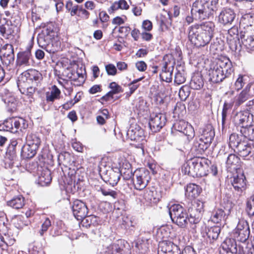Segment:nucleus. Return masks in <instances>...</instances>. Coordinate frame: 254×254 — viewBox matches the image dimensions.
<instances>
[{
	"instance_id": "f257e3e1",
	"label": "nucleus",
	"mask_w": 254,
	"mask_h": 254,
	"mask_svg": "<svg viewBox=\"0 0 254 254\" xmlns=\"http://www.w3.org/2000/svg\"><path fill=\"white\" fill-rule=\"evenodd\" d=\"M215 24L211 21L195 24L189 27L188 37L196 47H203L208 44L213 36Z\"/></svg>"
},
{
	"instance_id": "f03ea898",
	"label": "nucleus",
	"mask_w": 254,
	"mask_h": 254,
	"mask_svg": "<svg viewBox=\"0 0 254 254\" xmlns=\"http://www.w3.org/2000/svg\"><path fill=\"white\" fill-rule=\"evenodd\" d=\"M189 211L190 217H188L186 210L180 204H174L169 209V215L173 222L182 228L185 227L188 221L190 224H196L200 221V211L192 208L189 209Z\"/></svg>"
},
{
	"instance_id": "7ed1b4c3",
	"label": "nucleus",
	"mask_w": 254,
	"mask_h": 254,
	"mask_svg": "<svg viewBox=\"0 0 254 254\" xmlns=\"http://www.w3.org/2000/svg\"><path fill=\"white\" fill-rule=\"evenodd\" d=\"M42 79V74L35 69L28 70L21 74L17 82L20 92L32 98Z\"/></svg>"
},
{
	"instance_id": "20e7f679",
	"label": "nucleus",
	"mask_w": 254,
	"mask_h": 254,
	"mask_svg": "<svg viewBox=\"0 0 254 254\" xmlns=\"http://www.w3.org/2000/svg\"><path fill=\"white\" fill-rule=\"evenodd\" d=\"M234 71L232 63L227 58L218 60L217 64L208 70L209 80L213 83L222 82L229 77Z\"/></svg>"
},
{
	"instance_id": "39448f33",
	"label": "nucleus",
	"mask_w": 254,
	"mask_h": 254,
	"mask_svg": "<svg viewBox=\"0 0 254 254\" xmlns=\"http://www.w3.org/2000/svg\"><path fill=\"white\" fill-rule=\"evenodd\" d=\"M218 0H196L193 3L191 14L198 20L209 18L218 10Z\"/></svg>"
},
{
	"instance_id": "423d86ee",
	"label": "nucleus",
	"mask_w": 254,
	"mask_h": 254,
	"mask_svg": "<svg viewBox=\"0 0 254 254\" xmlns=\"http://www.w3.org/2000/svg\"><path fill=\"white\" fill-rule=\"evenodd\" d=\"M28 127L26 121L22 118L12 117L5 120L0 124V131H9L16 133L22 132Z\"/></svg>"
},
{
	"instance_id": "0eeeda50",
	"label": "nucleus",
	"mask_w": 254,
	"mask_h": 254,
	"mask_svg": "<svg viewBox=\"0 0 254 254\" xmlns=\"http://www.w3.org/2000/svg\"><path fill=\"white\" fill-rule=\"evenodd\" d=\"M72 210L73 215L78 220H81L86 218V220L88 221L89 220L91 223L94 224L96 221V217L95 216H87L88 209L86 204L83 201L76 199L73 202L72 205Z\"/></svg>"
},
{
	"instance_id": "6e6552de",
	"label": "nucleus",
	"mask_w": 254,
	"mask_h": 254,
	"mask_svg": "<svg viewBox=\"0 0 254 254\" xmlns=\"http://www.w3.org/2000/svg\"><path fill=\"white\" fill-rule=\"evenodd\" d=\"M150 179L149 171L144 168H141L134 172L131 181L135 189L142 190L147 186Z\"/></svg>"
},
{
	"instance_id": "1a4fd4ad",
	"label": "nucleus",
	"mask_w": 254,
	"mask_h": 254,
	"mask_svg": "<svg viewBox=\"0 0 254 254\" xmlns=\"http://www.w3.org/2000/svg\"><path fill=\"white\" fill-rule=\"evenodd\" d=\"M250 234V227L247 221L240 220L232 232L231 236L235 240L244 243L248 239Z\"/></svg>"
},
{
	"instance_id": "9d476101",
	"label": "nucleus",
	"mask_w": 254,
	"mask_h": 254,
	"mask_svg": "<svg viewBox=\"0 0 254 254\" xmlns=\"http://www.w3.org/2000/svg\"><path fill=\"white\" fill-rule=\"evenodd\" d=\"M236 152L244 160H254V143L243 141L238 145Z\"/></svg>"
},
{
	"instance_id": "9b49d317",
	"label": "nucleus",
	"mask_w": 254,
	"mask_h": 254,
	"mask_svg": "<svg viewBox=\"0 0 254 254\" xmlns=\"http://www.w3.org/2000/svg\"><path fill=\"white\" fill-rule=\"evenodd\" d=\"M230 182L236 193L242 195L247 189V180L244 174L234 175L230 178Z\"/></svg>"
},
{
	"instance_id": "f8f14e48",
	"label": "nucleus",
	"mask_w": 254,
	"mask_h": 254,
	"mask_svg": "<svg viewBox=\"0 0 254 254\" xmlns=\"http://www.w3.org/2000/svg\"><path fill=\"white\" fill-rule=\"evenodd\" d=\"M100 175L104 182L112 186H115L118 184L121 176L119 170L115 171L112 168L106 170H100Z\"/></svg>"
},
{
	"instance_id": "ddd939ff",
	"label": "nucleus",
	"mask_w": 254,
	"mask_h": 254,
	"mask_svg": "<svg viewBox=\"0 0 254 254\" xmlns=\"http://www.w3.org/2000/svg\"><path fill=\"white\" fill-rule=\"evenodd\" d=\"M166 116L161 113H153L150 116L149 123L150 129L153 132L159 131L165 125Z\"/></svg>"
},
{
	"instance_id": "4468645a",
	"label": "nucleus",
	"mask_w": 254,
	"mask_h": 254,
	"mask_svg": "<svg viewBox=\"0 0 254 254\" xmlns=\"http://www.w3.org/2000/svg\"><path fill=\"white\" fill-rule=\"evenodd\" d=\"M195 177L206 176L208 173L210 161L205 158L195 157Z\"/></svg>"
},
{
	"instance_id": "2eb2a0df",
	"label": "nucleus",
	"mask_w": 254,
	"mask_h": 254,
	"mask_svg": "<svg viewBox=\"0 0 254 254\" xmlns=\"http://www.w3.org/2000/svg\"><path fill=\"white\" fill-rule=\"evenodd\" d=\"M253 115L249 111H240L235 115L234 117L235 123L241 126L243 128L248 127L252 123V118Z\"/></svg>"
},
{
	"instance_id": "dca6fc26",
	"label": "nucleus",
	"mask_w": 254,
	"mask_h": 254,
	"mask_svg": "<svg viewBox=\"0 0 254 254\" xmlns=\"http://www.w3.org/2000/svg\"><path fill=\"white\" fill-rule=\"evenodd\" d=\"M251 87L252 84H248L239 94L235 96L234 101L235 107H239L254 96V94L251 91Z\"/></svg>"
},
{
	"instance_id": "f3484780",
	"label": "nucleus",
	"mask_w": 254,
	"mask_h": 254,
	"mask_svg": "<svg viewBox=\"0 0 254 254\" xmlns=\"http://www.w3.org/2000/svg\"><path fill=\"white\" fill-rule=\"evenodd\" d=\"M236 17L234 10L231 8L223 9L218 15V22L224 25L231 24Z\"/></svg>"
},
{
	"instance_id": "a211bd4d",
	"label": "nucleus",
	"mask_w": 254,
	"mask_h": 254,
	"mask_svg": "<svg viewBox=\"0 0 254 254\" xmlns=\"http://www.w3.org/2000/svg\"><path fill=\"white\" fill-rule=\"evenodd\" d=\"M32 46L25 51L18 53L16 59V64L19 66H28L32 63V55L30 49Z\"/></svg>"
},
{
	"instance_id": "6ab92c4d",
	"label": "nucleus",
	"mask_w": 254,
	"mask_h": 254,
	"mask_svg": "<svg viewBox=\"0 0 254 254\" xmlns=\"http://www.w3.org/2000/svg\"><path fill=\"white\" fill-rule=\"evenodd\" d=\"M15 26L6 18L0 20V34L5 39H9L14 33Z\"/></svg>"
},
{
	"instance_id": "aec40b11",
	"label": "nucleus",
	"mask_w": 254,
	"mask_h": 254,
	"mask_svg": "<svg viewBox=\"0 0 254 254\" xmlns=\"http://www.w3.org/2000/svg\"><path fill=\"white\" fill-rule=\"evenodd\" d=\"M174 62L165 61L160 73V78L167 82H170L172 79V74L174 70Z\"/></svg>"
},
{
	"instance_id": "412c9836",
	"label": "nucleus",
	"mask_w": 254,
	"mask_h": 254,
	"mask_svg": "<svg viewBox=\"0 0 254 254\" xmlns=\"http://www.w3.org/2000/svg\"><path fill=\"white\" fill-rule=\"evenodd\" d=\"M251 31H241L240 38L242 42L249 51H254V35Z\"/></svg>"
},
{
	"instance_id": "4be33fe9",
	"label": "nucleus",
	"mask_w": 254,
	"mask_h": 254,
	"mask_svg": "<svg viewBox=\"0 0 254 254\" xmlns=\"http://www.w3.org/2000/svg\"><path fill=\"white\" fill-rule=\"evenodd\" d=\"M143 130L137 124H132L128 128L127 135L131 140H139L143 137Z\"/></svg>"
},
{
	"instance_id": "5701e85b",
	"label": "nucleus",
	"mask_w": 254,
	"mask_h": 254,
	"mask_svg": "<svg viewBox=\"0 0 254 254\" xmlns=\"http://www.w3.org/2000/svg\"><path fill=\"white\" fill-rule=\"evenodd\" d=\"M227 42L229 45L230 48L233 51H236L237 49V41L239 40V30L237 26H233L228 31Z\"/></svg>"
},
{
	"instance_id": "b1692460",
	"label": "nucleus",
	"mask_w": 254,
	"mask_h": 254,
	"mask_svg": "<svg viewBox=\"0 0 254 254\" xmlns=\"http://www.w3.org/2000/svg\"><path fill=\"white\" fill-rule=\"evenodd\" d=\"M240 158L234 154H230L227 158L226 167L228 171L232 172L237 170L241 167Z\"/></svg>"
},
{
	"instance_id": "393cba45",
	"label": "nucleus",
	"mask_w": 254,
	"mask_h": 254,
	"mask_svg": "<svg viewBox=\"0 0 254 254\" xmlns=\"http://www.w3.org/2000/svg\"><path fill=\"white\" fill-rule=\"evenodd\" d=\"M214 136L215 132L212 126L208 124L202 128L199 138L211 144Z\"/></svg>"
},
{
	"instance_id": "a878e982",
	"label": "nucleus",
	"mask_w": 254,
	"mask_h": 254,
	"mask_svg": "<svg viewBox=\"0 0 254 254\" xmlns=\"http://www.w3.org/2000/svg\"><path fill=\"white\" fill-rule=\"evenodd\" d=\"M210 144L204 140L199 138L194 141L192 150L196 155H201L208 148Z\"/></svg>"
},
{
	"instance_id": "bb28decb",
	"label": "nucleus",
	"mask_w": 254,
	"mask_h": 254,
	"mask_svg": "<svg viewBox=\"0 0 254 254\" xmlns=\"http://www.w3.org/2000/svg\"><path fill=\"white\" fill-rule=\"evenodd\" d=\"M195 158L188 161L182 167V171L185 174L195 177Z\"/></svg>"
},
{
	"instance_id": "cd10ccee",
	"label": "nucleus",
	"mask_w": 254,
	"mask_h": 254,
	"mask_svg": "<svg viewBox=\"0 0 254 254\" xmlns=\"http://www.w3.org/2000/svg\"><path fill=\"white\" fill-rule=\"evenodd\" d=\"M36 146H30L28 144L24 145L21 151V156L23 159H29L33 158L36 154L37 150Z\"/></svg>"
},
{
	"instance_id": "c85d7f7f",
	"label": "nucleus",
	"mask_w": 254,
	"mask_h": 254,
	"mask_svg": "<svg viewBox=\"0 0 254 254\" xmlns=\"http://www.w3.org/2000/svg\"><path fill=\"white\" fill-rule=\"evenodd\" d=\"M200 192V189L198 186L194 184L188 185L186 189L185 195L190 199L197 197Z\"/></svg>"
},
{
	"instance_id": "c756f323",
	"label": "nucleus",
	"mask_w": 254,
	"mask_h": 254,
	"mask_svg": "<svg viewBox=\"0 0 254 254\" xmlns=\"http://www.w3.org/2000/svg\"><path fill=\"white\" fill-rule=\"evenodd\" d=\"M7 205L13 208L18 209L23 207L25 204V199L21 195L14 197L12 199L7 201Z\"/></svg>"
},
{
	"instance_id": "7c9ffc66",
	"label": "nucleus",
	"mask_w": 254,
	"mask_h": 254,
	"mask_svg": "<svg viewBox=\"0 0 254 254\" xmlns=\"http://www.w3.org/2000/svg\"><path fill=\"white\" fill-rule=\"evenodd\" d=\"M211 219L215 223H219L226 219V213L222 209H215L212 214Z\"/></svg>"
},
{
	"instance_id": "2f4dec72",
	"label": "nucleus",
	"mask_w": 254,
	"mask_h": 254,
	"mask_svg": "<svg viewBox=\"0 0 254 254\" xmlns=\"http://www.w3.org/2000/svg\"><path fill=\"white\" fill-rule=\"evenodd\" d=\"M60 90L56 85H54L52 87L51 91L46 93V100L47 102H53L60 98Z\"/></svg>"
},
{
	"instance_id": "473e14b6",
	"label": "nucleus",
	"mask_w": 254,
	"mask_h": 254,
	"mask_svg": "<svg viewBox=\"0 0 254 254\" xmlns=\"http://www.w3.org/2000/svg\"><path fill=\"white\" fill-rule=\"evenodd\" d=\"M53 38L51 36L47 35V33L45 32L41 33L38 34L37 42L39 46L43 48L46 46H47L49 43H51Z\"/></svg>"
},
{
	"instance_id": "72a5a7b5",
	"label": "nucleus",
	"mask_w": 254,
	"mask_h": 254,
	"mask_svg": "<svg viewBox=\"0 0 254 254\" xmlns=\"http://www.w3.org/2000/svg\"><path fill=\"white\" fill-rule=\"evenodd\" d=\"M147 243L142 240H138L135 242L134 251L139 254H145L147 253L148 247Z\"/></svg>"
},
{
	"instance_id": "f704fd0d",
	"label": "nucleus",
	"mask_w": 254,
	"mask_h": 254,
	"mask_svg": "<svg viewBox=\"0 0 254 254\" xmlns=\"http://www.w3.org/2000/svg\"><path fill=\"white\" fill-rule=\"evenodd\" d=\"M203 81L200 75H195L192 76L190 82V86L195 90L200 89L203 86Z\"/></svg>"
},
{
	"instance_id": "c9c22d12",
	"label": "nucleus",
	"mask_w": 254,
	"mask_h": 254,
	"mask_svg": "<svg viewBox=\"0 0 254 254\" xmlns=\"http://www.w3.org/2000/svg\"><path fill=\"white\" fill-rule=\"evenodd\" d=\"M220 230V228L218 226L211 227L208 229L206 234L210 242L218 238Z\"/></svg>"
},
{
	"instance_id": "e433bc0d",
	"label": "nucleus",
	"mask_w": 254,
	"mask_h": 254,
	"mask_svg": "<svg viewBox=\"0 0 254 254\" xmlns=\"http://www.w3.org/2000/svg\"><path fill=\"white\" fill-rule=\"evenodd\" d=\"M27 144L30 146H36V148L38 149L39 146L41 143L40 138L37 136L35 134H31L28 135L26 137Z\"/></svg>"
},
{
	"instance_id": "4c0bfd02",
	"label": "nucleus",
	"mask_w": 254,
	"mask_h": 254,
	"mask_svg": "<svg viewBox=\"0 0 254 254\" xmlns=\"http://www.w3.org/2000/svg\"><path fill=\"white\" fill-rule=\"evenodd\" d=\"M246 211L250 216H254V194L247 199Z\"/></svg>"
},
{
	"instance_id": "58836bf2",
	"label": "nucleus",
	"mask_w": 254,
	"mask_h": 254,
	"mask_svg": "<svg viewBox=\"0 0 254 254\" xmlns=\"http://www.w3.org/2000/svg\"><path fill=\"white\" fill-rule=\"evenodd\" d=\"M222 250H220V253H230L232 254H235L237 253L236 247L235 245L231 244L230 246L228 244L227 241L224 242L221 245Z\"/></svg>"
},
{
	"instance_id": "ea45409f",
	"label": "nucleus",
	"mask_w": 254,
	"mask_h": 254,
	"mask_svg": "<svg viewBox=\"0 0 254 254\" xmlns=\"http://www.w3.org/2000/svg\"><path fill=\"white\" fill-rule=\"evenodd\" d=\"M43 49L45 50L49 53L54 54L60 50V47L59 45L58 42H54L53 41H52L51 43H49L47 46H46L45 47H44Z\"/></svg>"
},
{
	"instance_id": "a19ab883",
	"label": "nucleus",
	"mask_w": 254,
	"mask_h": 254,
	"mask_svg": "<svg viewBox=\"0 0 254 254\" xmlns=\"http://www.w3.org/2000/svg\"><path fill=\"white\" fill-rule=\"evenodd\" d=\"M119 242L118 244H114L110 245L108 247V251H106V253L108 254H115L116 253H121L124 252V250L121 246H119Z\"/></svg>"
},
{
	"instance_id": "79ce46f5",
	"label": "nucleus",
	"mask_w": 254,
	"mask_h": 254,
	"mask_svg": "<svg viewBox=\"0 0 254 254\" xmlns=\"http://www.w3.org/2000/svg\"><path fill=\"white\" fill-rule=\"evenodd\" d=\"M242 141L239 139V136L236 133H232L229 137V146L231 147L238 148V145Z\"/></svg>"
},
{
	"instance_id": "37998d69",
	"label": "nucleus",
	"mask_w": 254,
	"mask_h": 254,
	"mask_svg": "<svg viewBox=\"0 0 254 254\" xmlns=\"http://www.w3.org/2000/svg\"><path fill=\"white\" fill-rule=\"evenodd\" d=\"M246 76L240 74L234 84L235 89L239 91L241 90L246 83Z\"/></svg>"
},
{
	"instance_id": "c03bdc74",
	"label": "nucleus",
	"mask_w": 254,
	"mask_h": 254,
	"mask_svg": "<svg viewBox=\"0 0 254 254\" xmlns=\"http://www.w3.org/2000/svg\"><path fill=\"white\" fill-rule=\"evenodd\" d=\"M39 180L41 183H43L45 184H50L52 181L50 172L49 170H46L42 172L39 177Z\"/></svg>"
},
{
	"instance_id": "a18cd8bd",
	"label": "nucleus",
	"mask_w": 254,
	"mask_h": 254,
	"mask_svg": "<svg viewBox=\"0 0 254 254\" xmlns=\"http://www.w3.org/2000/svg\"><path fill=\"white\" fill-rule=\"evenodd\" d=\"M7 104V109L8 112L12 113L16 110L17 108V101L13 98H10L5 101Z\"/></svg>"
},
{
	"instance_id": "49530a36",
	"label": "nucleus",
	"mask_w": 254,
	"mask_h": 254,
	"mask_svg": "<svg viewBox=\"0 0 254 254\" xmlns=\"http://www.w3.org/2000/svg\"><path fill=\"white\" fill-rule=\"evenodd\" d=\"M120 172L121 174V176H122L124 180H132L133 173H132V170L130 168L127 169L122 168H121V170H120Z\"/></svg>"
},
{
	"instance_id": "de8ad7c7",
	"label": "nucleus",
	"mask_w": 254,
	"mask_h": 254,
	"mask_svg": "<svg viewBox=\"0 0 254 254\" xmlns=\"http://www.w3.org/2000/svg\"><path fill=\"white\" fill-rule=\"evenodd\" d=\"M190 94L189 87L187 86H183L179 91V95L182 101H185Z\"/></svg>"
},
{
	"instance_id": "09e8293b",
	"label": "nucleus",
	"mask_w": 254,
	"mask_h": 254,
	"mask_svg": "<svg viewBox=\"0 0 254 254\" xmlns=\"http://www.w3.org/2000/svg\"><path fill=\"white\" fill-rule=\"evenodd\" d=\"M1 53L3 57L14 55L13 46L11 44H5L1 49Z\"/></svg>"
},
{
	"instance_id": "8fccbe9b",
	"label": "nucleus",
	"mask_w": 254,
	"mask_h": 254,
	"mask_svg": "<svg viewBox=\"0 0 254 254\" xmlns=\"http://www.w3.org/2000/svg\"><path fill=\"white\" fill-rule=\"evenodd\" d=\"M243 128L244 130H241V132L244 134L245 137L251 140L254 132V126L250 125L248 126V127H243Z\"/></svg>"
},
{
	"instance_id": "3c124183",
	"label": "nucleus",
	"mask_w": 254,
	"mask_h": 254,
	"mask_svg": "<svg viewBox=\"0 0 254 254\" xmlns=\"http://www.w3.org/2000/svg\"><path fill=\"white\" fill-rule=\"evenodd\" d=\"M189 125L184 121L181 120L174 124V127L176 130L182 132Z\"/></svg>"
},
{
	"instance_id": "603ef678",
	"label": "nucleus",
	"mask_w": 254,
	"mask_h": 254,
	"mask_svg": "<svg viewBox=\"0 0 254 254\" xmlns=\"http://www.w3.org/2000/svg\"><path fill=\"white\" fill-rule=\"evenodd\" d=\"M170 233L168 229L166 227H162L159 229L157 231V235L158 238L164 240L169 237Z\"/></svg>"
},
{
	"instance_id": "864d4df0",
	"label": "nucleus",
	"mask_w": 254,
	"mask_h": 254,
	"mask_svg": "<svg viewBox=\"0 0 254 254\" xmlns=\"http://www.w3.org/2000/svg\"><path fill=\"white\" fill-rule=\"evenodd\" d=\"M142 78L134 80L132 82L128 84L129 92H127V95L130 96L138 87L139 84H137L139 81H140Z\"/></svg>"
},
{
	"instance_id": "5fc2aeb1",
	"label": "nucleus",
	"mask_w": 254,
	"mask_h": 254,
	"mask_svg": "<svg viewBox=\"0 0 254 254\" xmlns=\"http://www.w3.org/2000/svg\"><path fill=\"white\" fill-rule=\"evenodd\" d=\"M54 26L52 23L47 24L45 28L42 30L41 33H46L47 35L51 36L52 37L54 38L55 32L54 31Z\"/></svg>"
},
{
	"instance_id": "6e6d98bb",
	"label": "nucleus",
	"mask_w": 254,
	"mask_h": 254,
	"mask_svg": "<svg viewBox=\"0 0 254 254\" xmlns=\"http://www.w3.org/2000/svg\"><path fill=\"white\" fill-rule=\"evenodd\" d=\"M3 64L7 66L10 67L14 64V55H11L8 56L3 57L1 59Z\"/></svg>"
},
{
	"instance_id": "4d7b16f0",
	"label": "nucleus",
	"mask_w": 254,
	"mask_h": 254,
	"mask_svg": "<svg viewBox=\"0 0 254 254\" xmlns=\"http://www.w3.org/2000/svg\"><path fill=\"white\" fill-rule=\"evenodd\" d=\"M51 225V221L49 218H46L42 224L41 229L39 230V233L41 236H43L44 233L48 230Z\"/></svg>"
},
{
	"instance_id": "13d9d810",
	"label": "nucleus",
	"mask_w": 254,
	"mask_h": 254,
	"mask_svg": "<svg viewBox=\"0 0 254 254\" xmlns=\"http://www.w3.org/2000/svg\"><path fill=\"white\" fill-rule=\"evenodd\" d=\"M175 82L178 84H181L185 82L186 77L183 73L178 71L175 75Z\"/></svg>"
},
{
	"instance_id": "bf43d9fd",
	"label": "nucleus",
	"mask_w": 254,
	"mask_h": 254,
	"mask_svg": "<svg viewBox=\"0 0 254 254\" xmlns=\"http://www.w3.org/2000/svg\"><path fill=\"white\" fill-rule=\"evenodd\" d=\"M109 88L111 89V91L115 94L123 91L122 87L115 82H111L109 85Z\"/></svg>"
},
{
	"instance_id": "052dcab7",
	"label": "nucleus",
	"mask_w": 254,
	"mask_h": 254,
	"mask_svg": "<svg viewBox=\"0 0 254 254\" xmlns=\"http://www.w3.org/2000/svg\"><path fill=\"white\" fill-rule=\"evenodd\" d=\"M70 158V155L69 153L65 152L64 153H61L59 155L58 159L59 161H61L62 163L66 165L69 163V159Z\"/></svg>"
},
{
	"instance_id": "680f3d73",
	"label": "nucleus",
	"mask_w": 254,
	"mask_h": 254,
	"mask_svg": "<svg viewBox=\"0 0 254 254\" xmlns=\"http://www.w3.org/2000/svg\"><path fill=\"white\" fill-rule=\"evenodd\" d=\"M188 137V139L192 138L194 136V131L192 126L190 125L183 132Z\"/></svg>"
},
{
	"instance_id": "e2e57ef3",
	"label": "nucleus",
	"mask_w": 254,
	"mask_h": 254,
	"mask_svg": "<svg viewBox=\"0 0 254 254\" xmlns=\"http://www.w3.org/2000/svg\"><path fill=\"white\" fill-rule=\"evenodd\" d=\"M106 71L109 75L114 76L117 74V68L113 64H108L105 66Z\"/></svg>"
},
{
	"instance_id": "0e129e2a",
	"label": "nucleus",
	"mask_w": 254,
	"mask_h": 254,
	"mask_svg": "<svg viewBox=\"0 0 254 254\" xmlns=\"http://www.w3.org/2000/svg\"><path fill=\"white\" fill-rule=\"evenodd\" d=\"M6 156L9 160H14L16 156V148L8 146L6 151Z\"/></svg>"
},
{
	"instance_id": "69168bd1",
	"label": "nucleus",
	"mask_w": 254,
	"mask_h": 254,
	"mask_svg": "<svg viewBox=\"0 0 254 254\" xmlns=\"http://www.w3.org/2000/svg\"><path fill=\"white\" fill-rule=\"evenodd\" d=\"M161 249V251L164 253H170L171 251L169 245H167V243L165 241L160 243L159 245V249Z\"/></svg>"
},
{
	"instance_id": "338daca9",
	"label": "nucleus",
	"mask_w": 254,
	"mask_h": 254,
	"mask_svg": "<svg viewBox=\"0 0 254 254\" xmlns=\"http://www.w3.org/2000/svg\"><path fill=\"white\" fill-rule=\"evenodd\" d=\"M102 193L105 195H110L113 198H115L117 196V193L116 191L110 190H106L105 189H101Z\"/></svg>"
},
{
	"instance_id": "774afa93",
	"label": "nucleus",
	"mask_w": 254,
	"mask_h": 254,
	"mask_svg": "<svg viewBox=\"0 0 254 254\" xmlns=\"http://www.w3.org/2000/svg\"><path fill=\"white\" fill-rule=\"evenodd\" d=\"M90 13L86 9H83L81 6L80 7L78 15L81 16L82 18L87 19L89 17Z\"/></svg>"
}]
</instances>
